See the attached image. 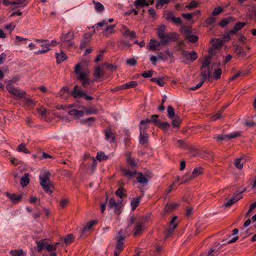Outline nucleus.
Masks as SVG:
<instances>
[{
    "label": "nucleus",
    "instance_id": "3",
    "mask_svg": "<svg viewBox=\"0 0 256 256\" xmlns=\"http://www.w3.org/2000/svg\"><path fill=\"white\" fill-rule=\"evenodd\" d=\"M74 34L72 30H70L67 33L63 34L60 38L61 46L64 48H70L74 44Z\"/></svg>",
    "mask_w": 256,
    "mask_h": 256
},
{
    "label": "nucleus",
    "instance_id": "41",
    "mask_svg": "<svg viewBox=\"0 0 256 256\" xmlns=\"http://www.w3.org/2000/svg\"><path fill=\"white\" fill-rule=\"evenodd\" d=\"M204 170L202 167H198L194 169L192 174L195 178L202 175L203 174Z\"/></svg>",
    "mask_w": 256,
    "mask_h": 256
},
{
    "label": "nucleus",
    "instance_id": "23",
    "mask_svg": "<svg viewBox=\"0 0 256 256\" xmlns=\"http://www.w3.org/2000/svg\"><path fill=\"white\" fill-rule=\"evenodd\" d=\"M148 134L146 133H140V143L145 146H148Z\"/></svg>",
    "mask_w": 256,
    "mask_h": 256
},
{
    "label": "nucleus",
    "instance_id": "47",
    "mask_svg": "<svg viewBox=\"0 0 256 256\" xmlns=\"http://www.w3.org/2000/svg\"><path fill=\"white\" fill-rule=\"evenodd\" d=\"M170 0H158L156 4V8L158 9L161 8L164 4H168Z\"/></svg>",
    "mask_w": 256,
    "mask_h": 256
},
{
    "label": "nucleus",
    "instance_id": "40",
    "mask_svg": "<svg viewBox=\"0 0 256 256\" xmlns=\"http://www.w3.org/2000/svg\"><path fill=\"white\" fill-rule=\"evenodd\" d=\"M48 243L44 240L39 241L37 242L38 251L40 252L43 248H46Z\"/></svg>",
    "mask_w": 256,
    "mask_h": 256
},
{
    "label": "nucleus",
    "instance_id": "60",
    "mask_svg": "<svg viewBox=\"0 0 256 256\" xmlns=\"http://www.w3.org/2000/svg\"><path fill=\"white\" fill-rule=\"evenodd\" d=\"M224 11V9L222 6L215 8L212 12L213 16H217Z\"/></svg>",
    "mask_w": 256,
    "mask_h": 256
},
{
    "label": "nucleus",
    "instance_id": "17",
    "mask_svg": "<svg viewBox=\"0 0 256 256\" xmlns=\"http://www.w3.org/2000/svg\"><path fill=\"white\" fill-rule=\"evenodd\" d=\"M40 185L46 192L49 194H51L53 192L54 185L52 182L46 184H40Z\"/></svg>",
    "mask_w": 256,
    "mask_h": 256
},
{
    "label": "nucleus",
    "instance_id": "59",
    "mask_svg": "<svg viewBox=\"0 0 256 256\" xmlns=\"http://www.w3.org/2000/svg\"><path fill=\"white\" fill-rule=\"evenodd\" d=\"M222 71L220 68H218L217 70H216L214 73V80H217L220 78L221 75H222Z\"/></svg>",
    "mask_w": 256,
    "mask_h": 256
},
{
    "label": "nucleus",
    "instance_id": "14",
    "mask_svg": "<svg viewBox=\"0 0 256 256\" xmlns=\"http://www.w3.org/2000/svg\"><path fill=\"white\" fill-rule=\"evenodd\" d=\"M120 31L122 35L129 36L130 38H134L136 37V32L134 31L130 30L126 26H122Z\"/></svg>",
    "mask_w": 256,
    "mask_h": 256
},
{
    "label": "nucleus",
    "instance_id": "27",
    "mask_svg": "<svg viewBox=\"0 0 256 256\" xmlns=\"http://www.w3.org/2000/svg\"><path fill=\"white\" fill-rule=\"evenodd\" d=\"M236 19L234 18L232 16L228 17L226 18L223 19L219 23V26L222 28L224 27L229 23L235 21Z\"/></svg>",
    "mask_w": 256,
    "mask_h": 256
},
{
    "label": "nucleus",
    "instance_id": "25",
    "mask_svg": "<svg viewBox=\"0 0 256 256\" xmlns=\"http://www.w3.org/2000/svg\"><path fill=\"white\" fill-rule=\"evenodd\" d=\"M104 134H105V137L106 138L109 140H110V142H114L115 140V136L114 134L112 132V130L110 129H106L104 130Z\"/></svg>",
    "mask_w": 256,
    "mask_h": 256
},
{
    "label": "nucleus",
    "instance_id": "42",
    "mask_svg": "<svg viewBox=\"0 0 256 256\" xmlns=\"http://www.w3.org/2000/svg\"><path fill=\"white\" fill-rule=\"evenodd\" d=\"M104 75V72L102 70L100 67L98 66L95 68L94 76L96 78V80L100 78Z\"/></svg>",
    "mask_w": 256,
    "mask_h": 256
},
{
    "label": "nucleus",
    "instance_id": "31",
    "mask_svg": "<svg viewBox=\"0 0 256 256\" xmlns=\"http://www.w3.org/2000/svg\"><path fill=\"white\" fill-rule=\"evenodd\" d=\"M138 85V83L136 81H132L126 83L120 86V89H128L130 88H136Z\"/></svg>",
    "mask_w": 256,
    "mask_h": 256
},
{
    "label": "nucleus",
    "instance_id": "1",
    "mask_svg": "<svg viewBox=\"0 0 256 256\" xmlns=\"http://www.w3.org/2000/svg\"><path fill=\"white\" fill-rule=\"evenodd\" d=\"M157 34L162 45L166 44L170 41L176 40L178 36V34L175 32L166 34V26L164 25L160 26L158 28Z\"/></svg>",
    "mask_w": 256,
    "mask_h": 256
},
{
    "label": "nucleus",
    "instance_id": "9",
    "mask_svg": "<svg viewBox=\"0 0 256 256\" xmlns=\"http://www.w3.org/2000/svg\"><path fill=\"white\" fill-rule=\"evenodd\" d=\"M182 55L188 60H190V62H194L198 58V55L196 52L192 51L188 52L186 50H183Z\"/></svg>",
    "mask_w": 256,
    "mask_h": 256
},
{
    "label": "nucleus",
    "instance_id": "19",
    "mask_svg": "<svg viewBox=\"0 0 256 256\" xmlns=\"http://www.w3.org/2000/svg\"><path fill=\"white\" fill-rule=\"evenodd\" d=\"M152 122V120L150 119H146L142 120L140 123V133H146V130L148 128V124Z\"/></svg>",
    "mask_w": 256,
    "mask_h": 256
},
{
    "label": "nucleus",
    "instance_id": "4",
    "mask_svg": "<svg viewBox=\"0 0 256 256\" xmlns=\"http://www.w3.org/2000/svg\"><path fill=\"white\" fill-rule=\"evenodd\" d=\"M6 88L8 92L16 98H24L26 96V92L25 91L17 89L11 84H8Z\"/></svg>",
    "mask_w": 256,
    "mask_h": 256
},
{
    "label": "nucleus",
    "instance_id": "37",
    "mask_svg": "<svg viewBox=\"0 0 256 256\" xmlns=\"http://www.w3.org/2000/svg\"><path fill=\"white\" fill-rule=\"evenodd\" d=\"M115 26H116L114 24L108 26L104 32V34L108 36V34L114 33L115 32Z\"/></svg>",
    "mask_w": 256,
    "mask_h": 256
},
{
    "label": "nucleus",
    "instance_id": "62",
    "mask_svg": "<svg viewBox=\"0 0 256 256\" xmlns=\"http://www.w3.org/2000/svg\"><path fill=\"white\" fill-rule=\"evenodd\" d=\"M107 24V22L105 20H103L102 22H98L95 26H93L92 28H94V32H96V30L98 31V27L102 28Z\"/></svg>",
    "mask_w": 256,
    "mask_h": 256
},
{
    "label": "nucleus",
    "instance_id": "49",
    "mask_svg": "<svg viewBox=\"0 0 256 256\" xmlns=\"http://www.w3.org/2000/svg\"><path fill=\"white\" fill-rule=\"evenodd\" d=\"M246 188H244L242 191H237L233 195L232 198L236 199L238 201L242 198V196H240V194L244 192L246 190Z\"/></svg>",
    "mask_w": 256,
    "mask_h": 256
},
{
    "label": "nucleus",
    "instance_id": "54",
    "mask_svg": "<svg viewBox=\"0 0 256 256\" xmlns=\"http://www.w3.org/2000/svg\"><path fill=\"white\" fill-rule=\"evenodd\" d=\"M96 120L95 118L94 117L89 118L86 119H83L81 121V123L82 124H87L88 126H90L92 125V122H94Z\"/></svg>",
    "mask_w": 256,
    "mask_h": 256
},
{
    "label": "nucleus",
    "instance_id": "20",
    "mask_svg": "<svg viewBox=\"0 0 256 256\" xmlns=\"http://www.w3.org/2000/svg\"><path fill=\"white\" fill-rule=\"evenodd\" d=\"M170 57H172V54L170 50H167L164 52H160L158 54V58L163 60H167Z\"/></svg>",
    "mask_w": 256,
    "mask_h": 256
},
{
    "label": "nucleus",
    "instance_id": "61",
    "mask_svg": "<svg viewBox=\"0 0 256 256\" xmlns=\"http://www.w3.org/2000/svg\"><path fill=\"white\" fill-rule=\"evenodd\" d=\"M237 202H238V200H236V199L235 200L234 198H232L230 199L227 202H224V206L225 207L228 208V207L232 205L235 204Z\"/></svg>",
    "mask_w": 256,
    "mask_h": 256
},
{
    "label": "nucleus",
    "instance_id": "51",
    "mask_svg": "<svg viewBox=\"0 0 256 256\" xmlns=\"http://www.w3.org/2000/svg\"><path fill=\"white\" fill-rule=\"evenodd\" d=\"M96 158L98 161L100 162L108 160V156H106L102 152H98Z\"/></svg>",
    "mask_w": 256,
    "mask_h": 256
},
{
    "label": "nucleus",
    "instance_id": "52",
    "mask_svg": "<svg viewBox=\"0 0 256 256\" xmlns=\"http://www.w3.org/2000/svg\"><path fill=\"white\" fill-rule=\"evenodd\" d=\"M168 116L170 118H172L176 116L175 114L174 110L171 106H168Z\"/></svg>",
    "mask_w": 256,
    "mask_h": 256
},
{
    "label": "nucleus",
    "instance_id": "28",
    "mask_svg": "<svg viewBox=\"0 0 256 256\" xmlns=\"http://www.w3.org/2000/svg\"><path fill=\"white\" fill-rule=\"evenodd\" d=\"M6 195L10 198L11 201L14 204H16L22 199L21 196H18L14 194H10L8 192H6Z\"/></svg>",
    "mask_w": 256,
    "mask_h": 256
},
{
    "label": "nucleus",
    "instance_id": "35",
    "mask_svg": "<svg viewBox=\"0 0 256 256\" xmlns=\"http://www.w3.org/2000/svg\"><path fill=\"white\" fill-rule=\"evenodd\" d=\"M177 224H174L172 226L168 228L164 236V239H166L168 238L174 232V229L176 228Z\"/></svg>",
    "mask_w": 256,
    "mask_h": 256
},
{
    "label": "nucleus",
    "instance_id": "34",
    "mask_svg": "<svg viewBox=\"0 0 256 256\" xmlns=\"http://www.w3.org/2000/svg\"><path fill=\"white\" fill-rule=\"evenodd\" d=\"M212 46L219 50L222 45V40L220 39L215 38L212 40Z\"/></svg>",
    "mask_w": 256,
    "mask_h": 256
},
{
    "label": "nucleus",
    "instance_id": "56",
    "mask_svg": "<svg viewBox=\"0 0 256 256\" xmlns=\"http://www.w3.org/2000/svg\"><path fill=\"white\" fill-rule=\"evenodd\" d=\"M10 254L12 256H22L24 254V251L22 249L12 250L10 251Z\"/></svg>",
    "mask_w": 256,
    "mask_h": 256
},
{
    "label": "nucleus",
    "instance_id": "38",
    "mask_svg": "<svg viewBox=\"0 0 256 256\" xmlns=\"http://www.w3.org/2000/svg\"><path fill=\"white\" fill-rule=\"evenodd\" d=\"M96 224V222L94 220H91L88 222L82 228V232L84 233L85 232L89 231L92 227V226Z\"/></svg>",
    "mask_w": 256,
    "mask_h": 256
},
{
    "label": "nucleus",
    "instance_id": "26",
    "mask_svg": "<svg viewBox=\"0 0 256 256\" xmlns=\"http://www.w3.org/2000/svg\"><path fill=\"white\" fill-rule=\"evenodd\" d=\"M30 174L28 173L24 174V176L21 178L20 184L22 187H25L30 183Z\"/></svg>",
    "mask_w": 256,
    "mask_h": 256
},
{
    "label": "nucleus",
    "instance_id": "24",
    "mask_svg": "<svg viewBox=\"0 0 256 256\" xmlns=\"http://www.w3.org/2000/svg\"><path fill=\"white\" fill-rule=\"evenodd\" d=\"M134 5L137 10L144 6H148V4L147 0H136L134 2Z\"/></svg>",
    "mask_w": 256,
    "mask_h": 256
},
{
    "label": "nucleus",
    "instance_id": "2",
    "mask_svg": "<svg viewBox=\"0 0 256 256\" xmlns=\"http://www.w3.org/2000/svg\"><path fill=\"white\" fill-rule=\"evenodd\" d=\"M126 162L131 167V170L124 167H120V170L122 174L126 176H129L130 178H133L137 174L135 168L137 166V162H136L135 159L131 158V152H127L126 153Z\"/></svg>",
    "mask_w": 256,
    "mask_h": 256
},
{
    "label": "nucleus",
    "instance_id": "21",
    "mask_svg": "<svg viewBox=\"0 0 256 256\" xmlns=\"http://www.w3.org/2000/svg\"><path fill=\"white\" fill-rule=\"evenodd\" d=\"M179 206V204L174 202L167 204L164 208V212L166 213H169L172 212Z\"/></svg>",
    "mask_w": 256,
    "mask_h": 256
},
{
    "label": "nucleus",
    "instance_id": "55",
    "mask_svg": "<svg viewBox=\"0 0 256 256\" xmlns=\"http://www.w3.org/2000/svg\"><path fill=\"white\" fill-rule=\"evenodd\" d=\"M188 174H186L184 178V180L183 181H182L179 184H186L189 181H190L192 180L194 178H195V177L192 176V173L191 174H190L188 178Z\"/></svg>",
    "mask_w": 256,
    "mask_h": 256
},
{
    "label": "nucleus",
    "instance_id": "15",
    "mask_svg": "<svg viewBox=\"0 0 256 256\" xmlns=\"http://www.w3.org/2000/svg\"><path fill=\"white\" fill-rule=\"evenodd\" d=\"M144 225L140 222H137L134 228V235L137 236L140 234L143 231Z\"/></svg>",
    "mask_w": 256,
    "mask_h": 256
},
{
    "label": "nucleus",
    "instance_id": "7",
    "mask_svg": "<svg viewBox=\"0 0 256 256\" xmlns=\"http://www.w3.org/2000/svg\"><path fill=\"white\" fill-rule=\"evenodd\" d=\"M80 64H77L74 67V72L76 74H78L79 76L78 79L79 80H83L88 78L89 70H85L84 71H80Z\"/></svg>",
    "mask_w": 256,
    "mask_h": 256
},
{
    "label": "nucleus",
    "instance_id": "45",
    "mask_svg": "<svg viewBox=\"0 0 256 256\" xmlns=\"http://www.w3.org/2000/svg\"><path fill=\"white\" fill-rule=\"evenodd\" d=\"M74 240V236L72 234H68L64 239V243L68 246L72 244Z\"/></svg>",
    "mask_w": 256,
    "mask_h": 256
},
{
    "label": "nucleus",
    "instance_id": "5",
    "mask_svg": "<svg viewBox=\"0 0 256 256\" xmlns=\"http://www.w3.org/2000/svg\"><path fill=\"white\" fill-rule=\"evenodd\" d=\"M71 94L72 96L76 98L84 97V99L88 100H90L94 99L93 97L88 96L85 92H84L82 89L78 85H76L74 86V90L72 92Z\"/></svg>",
    "mask_w": 256,
    "mask_h": 256
},
{
    "label": "nucleus",
    "instance_id": "11",
    "mask_svg": "<svg viewBox=\"0 0 256 256\" xmlns=\"http://www.w3.org/2000/svg\"><path fill=\"white\" fill-rule=\"evenodd\" d=\"M122 230H120L118 232V236H116L117 243L116 249L122 251L124 249L123 241L124 239V236L122 235Z\"/></svg>",
    "mask_w": 256,
    "mask_h": 256
},
{
    "label": "nucleus",
    "instance_id": "44",
    "mask_svg": "<svg viewBox=\"0 0 256 256\" xmlns=\"http://www.w3.org/2000/svg\"><path fill=\"white\" fill-rule=\"evenodd\" d=\"M150 80L152 82L156 83L160 86H164L165 84L164 78H151Z\"/></svg>",
    "mask_w": 256,
    "mask_h": 256
},
{
    "label": "nucleus",
    "instance_id": "57",
    "mask_svg": "<svg viewBox=\"0 0 256 256\" xmlns=\"http://www.w3.org/2000/svg\"><path fill=\"white\" fill-rule=\"evenodd\" d=\"M42 46L43 47L44 49L42 50H38L36 52V54H42L45 53V52H48L49 50H50V48H49V45H48V44H46V45L42 44Z\"/></svg>",
    "mask_w": 256,
    "mask_h": 256
},
{
    "label": "nucleus",
    "instance_id": "64",
    "mask_svg": "<svg viewBox=\"0 0 256 256\" xmlns=\"http://www.w3.org/2000/svg\"><path fill=\"white\" fill-rule=\"evenodd\" d=\"M68 202H69V200L68 199H66V198L62 199L60 202V206L62 208H64L66 206Z\"/></svg>",
    "mask_w": 256,
    "mask_h": 256
},
{
    "label": "nucleus",
    "instance_id": "63",
    "mask_svg": "<svg viewBox=\"0 0 256 256\" xmlns=\"http://www.w3.org/2000/svg\"><path fill=\"white\" fill-rule=\"evenodd\" d=\"M216 246H214L210 248V249L208 250L206 256H215L214 254L218 252V250L215 248Z\"/></svg>",
    "mask_w": 256,
    "mask_h": 256
},
{
    "label": "nucleus",
    "instance_id": "43",
    "mask_svg": "<svg viewBox=\"0 0 256 256\" xmlns=\"http://www.w3.org/2000/svg\"><path fill=\"white\" fill-rule=\"evenodd\" d=\"M236 52L241 57H244L246 56V52L242 49V47H240L238 46H236Z\"/></svg>",
    "mask_w": 256,
    "mask_h": 256
},
{
    "label": "nucleus",
    "instance_id": "22",
    "mask_svg": "<svg viewBox=\"0 0 256 256\" xmlns=\"http://www.w3.org/2000/svg\"><path fill=\"white\" fill-rule=\"evenodd\" d=\"M68 113L70 116H73L76 118H78L84 116V112L83 110H78L76 109H72L69 110Z\"/></svg>",
    "mask_w": 256,
    "mask_h": 256
},
{
    "label": "nucleus",
    "instance_id": "29",
    "mask_svg": "<svg viewBox=\"0 0 256 256\" xmlns=\"http://www.w3.org/2000/svg\"><path fill=\"white\" fill-rule=\"evenodd\" d=\"M138 176L136 177V180L138 182L142 184H145L148 182V180L141 172H137Z\"/></svg>",
    "mask_w": 256,
    "mask_h": 256
},
{
    "label": "nucleus",
    "instance_id": "32",
    "mask_svg": "<svg viewBox=\"0 0 256 256\" xmlns=\"http://www.w3.org/2000/svg\"><path fill=\"white\" fill-rule=\"evenodd\" d=\"M56 62L58 64H60L67 58L66 55L62 50L60 51V53L56 54Z\"/></svg>",
    "mask_w": 256,
    "mask_h": 256
},
{
    "label": "nucleus",
    "instance_id": "36",
    "mask_svg": "<svg viewBox=\"0 0 256 256\" xmlns=\"http://www.w3.org/2000/svg\"><path fill=\"white\" fill-rule=\"evenodd\" d=\"M170 119L172 120V126L174 128H179V125L182 122L180 117L178 115H176L174 117Z\"/></svg>",
    "mask_w": 256,
    "mask_h": 256
},
{
    "label": "nucleus",
    "instance_id": "18",
    "mask_svg": "<svg viewBox=\"0 0 256 256\" xmlns=\"http://www.w3.org/2000/svg\"><path fill=\"white\" fill-rule=\"evenodd\" d=\"M246 24V22H238L234 26L233 28L230 30V33L234 35L236 34L238 31L240 30Z\"/></svg>",
    "mask_w": 256,
    "mask_h": 256
},
{
    "label": "nucleus",
    "instance_id": "12",
    "mask_svg": "<svg viewBox=\"0 0 256 256\" xmlns=\"http://www.w3.org/2000/svg\"><path fill=\"white\" fill-rule=\"evenodd\" d=\"M212 69L210 68L200 69V76L203 81L208 80L211 76Z\"/></svg>",
    "mask_w": 256,
    "mask_h": 256
},
{
    "label": "nucleus",
    "instance_id": "8",
    "mask_svg": "<svg viewBox=\"0 0 256 256\" xmlns=\"http://www.w3.org/2000/svg\"><path fill=\"white\" fill-rule=\"evenodd\" d=\"M50 176L51 174L50 172L47 170L42 171L39 176V178L40 180V184H44L51 182L50 180Z\"/></svg>",
    "mask_w": 256,
    "mask_h": 256
},
{
    "label": "nucleus",
    "instance_id": "30",
    "mask_svg": "<svg viewBox=\"0 0 256 256\" xmlns=\"http://www.w3.org/2000/svg\"><path fill=\"white\" fill-rule=\"evenodd\" d=\"M142 196L134 198L131 201L132 210L134 211L136 208L139 205L140 200Z\"/></svg>",
    "mask_w": 256,
    "mask_h": 256
},
{
    "label": "nucleus",
    "instance_id": "53",
    "mask_svg": "<svg viewBox=\"0 0 256 256\" xmlns=\"http://www.w3.org/2000/svg\"><path fill=\"white\" fill-rule=\"evenodd\" d=\"M17 150L20 152H22L24 154L30 153V151L26 148L24 144H20L18 145L17 148Z\"/></svg>",
    "mask_w": 256,
    "mask_h": 256
},
{
    "label": "nucleus",
    "instance_id": "58",
    "mask_svg": "<svg viewBox=\"0 0 256 256\" xmlns=\"http://www.w3.org/2000/svg\"><path fill=\"white\" fill-rule=\"evenodd\" d=\"M126 193V190L123 188H118L116 192V194L120 198H122V197L124 196Z\"/></svg>",
    "mask_w": 256,
    "mask_h": 256
},
{
    "label": "nucleus",
    "instance_id": "50",
    "mask_svg": "<svg viewBox=\"0 0 256 256\" xmlns=\"http://www.w3.org/2000/svg\"><path fill=\"white\" fill-rule=\"evenodd\" d=\"M187 39L191 43H195L198 40V37L196 35L188 34L186 36Z\"/></svg>",
    "mask_w": 256,
    "mask_h": 256
},
{
    "label": "nucleus",
    "instance_id": "48",
    "mask_svg": "<svg viewBox=\"0 0 256 256\" xmlns=\"http://www.w3.org/2000/svg\"><path fill=\"white\" fill-rule=\"evenodd\" d=\"M216 20V18L212 16H210L204 21V26L206 27L208 26L212 25L215 23Z\"/></svg>",
    "mask_w": 256,
    "mask_h": 256
},
{
    "label": "nucleus",
    "instance_id": "6",
    "mask_svg": "<svg viewBox=\"0 0 256 256\" xmlns=\"http://www.w3.org/2000/svg\"><path fill=\"white\" fill-rule=\"evenodd\" d=\"M108 207L110 208L114 209V212L118 216L121 213L122 201L121 200L116 201L114 198H110L109 200Z\"/></svg>",
    "mask_w": 256,
    "mask_h": 256
},
{
    "label": "nucleus",
    "instance_id": "16",
    "mask_svg": "<svg viewBox=\"0 0 256 256\" xmlns=\"http://www.w3.org/2000/svg\"><path fill=\"white\" fill-rule=\"evenodd\" d=\"M212 58L210 56H204V57L200 58L199 60L202 64L200 69L210 68L209 66L211 62Z\"/></svg>",
    "mask_w": 256,
    "mask_h": 256
},
{
    "label": "nucleus",
    "instance_id": "13",
    "mask_svg": "<svg viewBox=\"0 0 256 256\" xmlns=\"http://www.w3.org/2000/svg\"><path fill=\"white\" fill-rule=\"evenodd\" d=\"M165 16L167 20L172 22L178 26L182 24V19L179 17H175L172 12H169L166 14Z\"/></svg>",
    "mask_w": 256,
    "mask_h": 256
},
{
    "label": "nucleus",
    "instance_id": "10",
    "mask_svg": "<svg viewBox=\"0 0 256 256\" xmlns=\"http://www.w3.org/2000/svg\"><path fill=\"white\" fill-rule=\"evenodd\" d=\"M240 133L238 132H235L230 134H226L219 136L217 137H214V138L216 139L217 140L222 141L226 140L227 139H232L240 136Z\"/></svg>",
    "mask_w": 256,
    "mask_h": 256
},
{
    "label": "nucleus",
    "instance_id": "33",
    "mask_svg": "<svg viewBox=\"0 0 256 256\" xmlns=\"http://www.w3.org/2000/svg\"><path fill=\"white\" fill-rule=\"evenodd\" d=\"M92 3L94 4L95 10L98 12H102L104 10V5L100 2L92 1Z\"/></svg>",
    "mask_w": 256,
    "mask_h": 256
},
{
    "label": "nucleus",
    "instance_id": "39",
    "mask_svg": "<svg viewBox=\"0 0 256 256\" xmlns=\"http://www.w3.org/2000/svg\"><path fill=\"white\" fill-rule=\"evenodd\" d=\"M156 40L154 39H151L148 44V49L150 51L154 52L156 50Z\"/></svg>",
    "mask_w": 256,
    "mask_h": 256
},
{
    "label": "nucleus",
    "instance_id": "46",
    "mask_svg": "<svg viewBox=\"0 0 256 256\" xmlns=\"http://www.w3.org/2000/svg\"><path fill=\"white\" fill-rule=\"evenodd\" d=\"M243 160L242 158H236L234 161V164L235 166L238 170H242L243 168V163L242 160Z\"/></svg>",
    "mask_w": 256,
    "mask_h": 256
}]
</instances>
